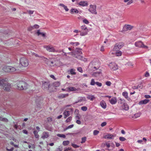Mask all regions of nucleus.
<instances>
[{
	"label": "nucleus",
	"mask_w": 151,
	"mask_h": 151,
	"mask_svg": "<svg viewBox=\"0 0 151 151\" xmlns=\"http://www.w3.org/2000/svg\"><path fill=\"white\" fill-rule=\"evenodd\" d=\"M42 89L44 91L49 90L50 92H52V90H51L50 84L49 82H42Z\"/></svg>",
	"instance_id": "nucleus-1"
},
{
	"label": "nucleus",
	"mask_w": 151,
	"mask_h": 151,
	"mask_svg": "<svg viewBox=\"0 0 151 151\" xmlns=\"http://www.w3.org/2000/svg\"><path fill=\"white\" fill-rule=\"evenodd\" d=\"M27 85L24 81H21L17 84V89L19 90H26L27 88Z\"/></svg>",
	"instance_id": "nucleus-2"
},
{
	"label": "nucleus",
	"mask_w": 151,
	"mask_h": 151,
	"mask_svg": "<svg viewBox=\"0 0 151 151\" xmlns=\"http://www.w3.org/2000/svg\"><path fill=\"white\" fill-rule=\"evenodd\" d=\"M20 63L22 66L26 67L29 64V61L26 58H22L20 59Z\"/></svg>",
	"instance_id": "nucleus-3"
},
{
	"label": "nucleus",
	"mask_w": 151,
	"mask_h": 151,
	"mask_svg": "<svg viewBox=\"0 0 151 151\" xmlns=\"http://www.w3.org/2000/svg\"><path fill=\"white\" fill-rule=\"evenodd\" d=\"M82 30L80 31V35L83 36L86 35L88 32V29L85 25H83L81 27Z\"/></svg>",
	"instance_id": "nucleus-4"
},
{
	"label": "nucleus",
	"mask_w": 151,
	"mask_h": 151,
	"mask_svg": "<svg viewBox=\"0 0 151 151\" xmlns=\"http://www.w3.org/2000/svg\"><path fill=\"white\" fill-rule=\"evenodd\" d=\"M124 46V44L122 42H119L116 43L114 45L113 49L114 51H117L120 49Z\"/></svg>",
	"instance_id": "nucleus-5"
},
{
	"label": "nucleus",
	"mask_w": 151,
	"mask_h": 151,
	"mask_svg": "<svg viewBox=\"0 0 151 151\" xmlns=\"http://www.w3.org/2000/svg\"><path fill=\"white\" fill-rule=\"evenodd\" d=\"M135 45L136 47H138L144 48L147 49L148 48V47L147 46L145 45L143 42L141 41H139L136 42L135 43Z\"/></svg>",
	"instance_id": "nucleus-6"
},
{
	"label": "nucleus",
	"mask_w": 151,
	"mask_h": 151,
	"mask_svg": "<svg viewBox=\"0 0 151 151\" xmlns=\"http://www.w3.org/2000/svg\"><path fill=\"white\" fill-rule=\"evenodd\" d=\"M96 5H91L90 6V8L88 10L92 14H97L96 11Z\"/></svg>",
	"instance_id": "nucleus-7"
},
{
	"label": "nucleus",
	"mask_w": 151,
	"mask_h": 151,
	"mask_svg": "<svg viewBox=\"0 0 151 151\" xmlns=\"http://www.w3.org/2000/svg\"><path fill=\"white\" fill-rule=\"evenodd\" d=\"M11 85L7 82L3 86V89L4 90L6 91H9L11 90Z\"/></svg>",
	"instance_id": "nucleus-8"
},
{
	"label": "nucleus",
	"mask_w": 151,
	"mask_h": 151,
	"mask_svg": "<svg viewBox=\"0 0 151 151\" xmlns=\"http://www.w3.org/2000/svg\"><path fill=\"white\" fill-rule=\"evenodd\" d=\"M133 28V26L129 24L125 25L123 28V31H126L131 30Z\"/></svg>",
	"instance_id": "nucleus-9"
},
{
	"label": "nucleus",
	"mask_w": 151,
	"mask_h": 151,
	"mask_svg": "<svg viewBox=\"0 0 151 151\" xmlns=\"http://www.w3.org/2000/svg\"><path fill=\"white\" fill-rule=\"evenodd\" d=\"M46 50L50 52H57L55 48L52 47H51L50 46H47L45 47Z\"/></svg>",
	"instance_id": "nucleus-10"
},
{
	"label": "nucleus",
	"mask_w": 151,
	"mask_h": 151,
	"mask_svg": "<svg viewBox=\"0 0 151 151\" xmlns=\"http://www.w3.org/2000/svg\"><path fill=\"white\" fill-rule=\"evenodd\" d=\"M109 66L113 70H115L118 68L117 65L114 63H110L109 65Z\"/></svg>",
	"instance_id": "nucleus-11"
},
{
	"label": "nucleus",
	"mask_w": 151,
	"mask_h": 151,
	"mask_svg": "<svg viewBox=\"0 0 151 151\" xmlns=\"http://www.w3.org/2000/svg\"><path fill=\"white\" fill-rule=\"evenodd\" d=\"M80 90V88H78L76 89L74 87H69L67 88V91L70 92L71 91H79Z\"/></svg>",
	"instance_id": "nucleus-12"
},
{
	"label": "nucleus",
	"mask_w": 151,
	"mask_h": 151,
	"mask_svg": "<svg viewBox=\"0 0 151 151\" xmlns=\"http://www.w3.org/2000/svg\"><path fill=\"white\" fill-rule=\"evenodd\" d=\"M78 4L79 5L82 6H87L88 5V3L87 1H82L80 2Z\"/></svg>",
	"instance_id": "nucleus-13"
},
{
	"label": "nucleus",
	"mask_w": 151,
	"mask_h": 151,
	"mask_svg": "<svg viewBox=\"0 0 151 151\" xmlns=\"http://www.w3.org/2000/svg\"><path fill=\"white\" fill-rule=\"evenodd\" d=\"M49 136V135L48 134V133L46 132H43L42 135L41 136V138L43 139H45V138H47Z\"/></svg>",
	"instance_id": "nucleus-14"
},
{
	"label": "nucleus",
	"mask_w": 151,
	"mask_h": 151,
	"mask_svg": "<svg viewBox=\"0 0 151 151\" xmlns=\"http://www.w3.org/2000/svg\"><path fill=\"white\" fill-rule=\"evenodd\" d=\"M7 81L6 79H0V86H4L7 83Z\"/></svg>",
	"instance_id": "nucleus-15"
},
{
	"label": "nucleus",
	"mask_w": 151,
	"mask_h": 151,
	"mask_svg": "<svg viewBox=\"0 0 151 151\" xmlns=\"http://www.w3.org/2000/svg\"><path fill=\"white\" fill-rule=\"evenodd\" d=\"M116 136V134H115L114 135L112 134H108L107 135L105 136L104 137V138L108 139H113V137Z\"/></svg>",
	"instance_id": "nucleus-16"
},
{
	"label": "nucleus",
	"mask_w": 151,
	"mask_h": 151,
	"mask_svg": "<svg viewBox=\"0 0 151 151\" xmlns=\"http://www.w3.org/2000/svg\"><path fill=\"white\" fill-rule=\"evenodd\" d=\"M101 106L104 109H105L106 108V102L104 100H102L100 103Z\"/></svg>",
	"instance_id": "nucleus-17"
},
{
	"label": "nucleus",
	"mask_w": 151,
	"mask_h": 151,
	"mask_svg": "<svg viewBox=\"0 0 151 151\" xmlns=\"http://www.w3.org/2000/svg\"><path fill=\"white\" fill-rule=\"evenodd\" d=\"M149 101L150 100L149 99H145L143 100H142L139 101V104H146L149 102Z\"/></svg>",
	"instance_id": "nucleus-18"
},
{
	"label": "nucleus",
	"mask_w": 151,
	"mask_h": 151,
	"mask_svg": "<svg viewBox=\"0 0 151 151\" xmlns=\"http://www.w3.org/2000/svg\"><path fill=\"white\" fill-rule=\"evenodd\" d=\"M64 116V118H66L67 117L70 115V112L69 111L65 110L63 113Z\"/></svg>",
	"instance_id": "nucleus-19"
},
{
	"label": "nucleus",
	"mask_w": 151,
	"mask_h": 151,
	"mask_svg": "<svg viewBox=\"0 0 151 151\" xmlns=\"http://www.w3.org/2000/svg\"><path fill=\"white\" fill-rule=\"evenodd\" d=\"M102 73L101 71H99L96 72H94L92 74V76L96 77H97L101 74Z\"/></svg>",
	"instance_id": "nucleus-20"
},
{
	"label": "nucleus",
	"mask_w": 151,
	"mask_h": 151,
	"mask_svg": "<svg viewBox=\"0 0 151 151\" xmlns=\"http://www.w3.org/2000/svg\"><path fill=\"white\" fill-rule=\"evenodd\" d=\"M10 66H5L3 68L4 70L6 72H10Z\"/></svg>",
	"instance_id": "nucleus-21"
},
{
	"label": "nucleus",
	"mask_w": 151,
	"mask_h": 151,
	"mask_svg": "<svg viewBox=\"0 0 151 151\" xmlns=\"http://www.w3.org/2000/svg\"><path fill=\"white\" fill-rule=\"evenodd\" d=\"M110 103L112 104H114L116 103L117 101L115 98L111 99L109 100Z\"/></svg>",
	"instance_id": "nucleus-22"
},
{
	"label": "nucleus",
	"mask_w": 151,
	"mask_h": 151,
	"mask_svg": "<svg viewBox=\"0 0 151 151\" xmlns=\"http://www.w3.org/2000/svg\"><path fill=\"white\" fill-rule=\"evenodd\" d=\"M40 58H41L42 60L44 61L47 64H48L49 61L48 60V59L47 58L44 57V56H40Z\"/></svg>",
	"instance_id": "nucleus-23"
},
{
	"label": "nucleus",
	"mask_w": 151,
	"mask_h": 151,
	"mask_svg": "<svg viewBox=\"0 0 151 151\" xmlns=\"http://www.w3.org/2000/svg\"><path fill=\"white\" fill-rule=\"evenodd\" d=\"M87 98L91 101H93L95 99V97L93 95H88L87 96Z\"/></svg>",
	"instance_id": "nucleus-24"
},
{
	"label": "nucleus",
	"mask_w": 151,
	"mask_h": 151,
	"mask_svg": "<svg viewBox=\"0 0 151 151\" xmlns=\"http://www.w3.org/2000/svg\"><path fill=\"white\" fill-rule=\"evenodd\" d=\"M78 11L76 9H72L70 10V12L72 14H73L74 13H78Z\"/></svg>",
	"instance_id": "nucleus-25"
},
{
	"label": "nucleus",
	"mask_w": 151,
	"mask_h": 151,
	"mask_svg": "<svg viewBox=\"0 0 151 151\" xmlns=\"http://www.w3.org/2000/svg\"><path fill=\"white\" fill-rule=\"evenodd\" d=\"M81 49H78V48H76V54H79L81 55L82 54V52L81 51Z\"/></svg>",
	"instance_id": "nucleus-26"
},
{
	"label": "nucleus",
	"mask_w": 151,
	"mask_h": 151,
	"mask_svg": "<svg viewBox=\"0 0 151 151\" xmlns=\"http://www.w3.org/2000/svg\"><path fill=\"white\" fill-rule=\"evenodd\" d=\"M60 83L59 82H55L53 83V86L54 87H57L60 85Z\"/></svg>",
	"instance_id": "nucleus-27"
},
{
	"label": "nucleus",
	"mask_w": 151,
	"mask_h": 151,
	"mask_svg": "<svg viewBox=\"0 0 151 151\" xmlns=\"http://www.w3.org/2000/svg\"><path fill=\"white\" fill-rule=\"evenodd\" d=\"M68 96V94H61L58 96V98H63L66 97Z\"/></svg>",
	"instance_id": "nucleus-28"
},
{
	"label": "nucleus",
	"mask_w": 151,
	"mask_h": 151,
	"mask_svg": "<svg viewBox=\"0 0 151 151\" xmlns=\"http://www.w3.org/2000/svg\"><path fill=\"white\" fill-rule=\"evenodd\" d=\"M38 132L36 130H34L33 132V133L35 135V137L37 138H38L39 136L38 134Z\"/></svg>",
	"instance_id": "nucleus-29"
},
{
	"label": "nucleus",
	"mask_w": 151,
	"mask_h": 151,
	"mask_svg": "<svg viewBox=\"0 0 151 151\" xmlns=\"http://www.w3.org/2000/svg\"><path fill=\"white\" fill-rule=\"evenodd\" d=\"M38 35L39 36L40 35H41L43 37H45V34L43 32H40V30H38L37 32Z\"/></svg>",
	"instance_id": "nucleus-30"
},
{
	"label": "nucleus",
	"mask_w": 151,
	"mask_h": 151,
	"mask_svg": "<svg viewBox=\"0 0 151 151\" xmlns=\"http://www.w3.org/2000/svg\"><path fill=\"white\" fill-rule=\"evenodd\" d=\"M17 69L13 67H11L10 72L14 73L15 72Z\"/></svg>",
	"instance_id": "nucleus-31"
},
{
	"label": "nucleus",
	"mask_w": 151,
	"mask_h": 151,
	"mask_svg": "<svg viewBox=\"0 0 151 151\" xmlns=\"http://www.w3.org/2000/svg\"><path fill=\"white\" fill-rule=\"evenodd\" d=\"M116 52L115 55L116 56H120L122 55V52L120 51H116Z\"/></svg>",
	"instance_id": "nucleus-32"
},
{
	"label": "nucleus",
	"mask_w": 151,
	"mask_h": 151,
	"mask_svg": "<svg viewBox=\"0 0 151 151\" xmlns=\"http://www.w3.org/2000/svg\"><path fill=\"white\" fill-rule=\"evenodd\" d=\"M74 56L76 58H78V59L81 60L82 58V57L79 54V55H77V54H75L74 55Z\"/></svg>",
	"instance_id": "nucleus-33"
},
{
	"label": "nucleus",
	"mask_w": 151,
	"mask_h": 151,
	"mask_svg": "<svg viewBox=\"0 0 151 151\" xmlns=\"http://www.w3.org/2000/svg\"><path fill=\"white\" fill-rule=\"evenodd\" d=\"M70 73L72 75H76V72H75V70L73 69H71L70 70Z\"/></svg>",
	"instance_id": "nucleus-34"
},
{
	"label": "nucleus",
	"mask_w": 151,
	"mask_h": 151,
	"mask_svg": "<svg viewBox=\"0 0 151 151\" xmlns=\"http://www.w3.org/2000/svg\"><path fill=\"white\" fill-rule=\"evenodd\" d=\"M69 144V141H65L63 142V144L64 146L68 145Z\"/></svg>",
	"instance_id": "nucleus-35"
},
{
	"label": "nucleus",
	"mask_w": 151,
	"mask_h": 151,
	"mask_svg": "<svg viewBox=\"0 0 151 151\" xmlns=\"http://www.w3.org/2000/svg\"><path fill=\"white\" fill-rule=\"evenodd\" d=\"M72 119V117L70 116L68 117L67 119L66 120L65 122L66 123L70 122Z\"/></svg>",
	"instance_id": "nucleus-36"
},
{
	"label": "nucleus",
	"mask_w": 151,
	"mask_h": 151,
	"mask_svg": "<svg viewBox=\"0 0 151 151\" xmlns=\"http://www.w3.org/2000/svg\"><path fill=\"white\" fill-rule=\"evenodd\" d=\"M122 95L126 99L128 97V93L126 92H123L122 93Z\"/></svg>",
	"instance_id": "nucleus-37"
},
{
	"label": "nucleus",
	"mask_w": 151,
	"mask_h": 151,
	"mask_svg": "<svg viewBox=\"0 0 151 151\" xmlns=\"http://www.w3.org/2000/svg\"><path fill=\"white\" fill-rule=\"evenodd\" d=\"M123 105H124V108L123 109L124 110H127L128 109L129 107L128 106V105H127V104L124 103Z\"/></svg>",
	"instance_id": "nucleus-38"
},
{
	"label": "nucleus",
	"mask_w": 151,
	"mask_h": 151,
	"mask_svg": "<svg viewBox=\"0 0 151 151\" xmlns=\"http://www.w3.org/2000/svg\"><path fill=\"white\" fill-rule=\"evenodd\" d=\"M57 135L59 137H62L63 138H65L66 137L63 134H57Z\"/></svg>",
	"instance_id": "nucleus-39"
},
{
	"label": "nucleus",
	"mask_w": 151,
	"mask_h": 151,
	"mask_svg": "<svg viewBox=\"0 0 151 151\" xmlns=\"http://www.w3.org/2000/svg\"><path fill=\"white\" fill-rule=\"evenodd\" d=\"M86 137H84L82 138V141L81 142V143H83L85 142L86 140Z\"/></svg>",
	"instance_id": "nucleus-40"
},
{
	"label": "nucleus",
	"mask_w": 151,
	"mask_h": 151,
	"mask_svg": "<svg viewBox=\"0 0 151 151\" xmlns=\"http://www.w3.org/2000/svg\"><path fill=\"white\" fill-rule=\"evenodd\" d=\"M140 116V114L139 113H137L134 114L135 118L136 119L139 117Z\"/></svg>",
	"instance_id": "nucleus-41"
},
{
	"label": "nucleus",
	"mask_w": 151,
	"mask_h": 151,
	"mask_svg": "<svg viewBox=\"0 0 151 151\" xmlns=\"http://www.w3.org/2000/svg\"><path fill=\"white\" fill-rule=\"evenodd\" d=\"M81 109L83 111H86L87 109V107L85 106H83L81 107Z\"/></svg>",
	"instance_id": "nucleus-42"
},
{
	"label": "nucleus",
	"mask_w": 151,
	"mask_h": 151,
	"mask_svg": "<svg viewBox=\"0 0 151 151\" xmlns=\"http://www.w3.org/2000/svg\"><path fill=\"white\" fill-rule=\"evenodd\" d=\"M96 84V82H95L94 80V79H92L91 80V81L90 83L91 85L93 86Z\"/></svg>",
	"instance_id": "nucleus-43"
},
{
	"label": "nucleus",
	"mask_w": 151,
	"mask_h": 151,
	"mask_svg": "<svg viewBox=\"0 0 151 151\" xmlns=\"http://www.w3.org/2000/svg\"><path fill=\"white\" fill-rule=\"evenodd\" d=\"M83 22L86 24H88L89 22L86 19H85L83 20Z\"/></svg>",
	"instance_id": "nucleus-44"
},
{
	"label": "nucleus",
	"mask_w": 151,
	"mask_h": 151,
	"mask_svg": "<svg viewBox=\"0 0 151 151\" xmlns=\"http://www.w3.org/2000/svg\"><path fill=\"white\" fill-rule=\"evenodd\" d=\"M119 139L120 141H124L126 140V139L124 137H119Z\"/></svg>",
	"instance_id": "nucleus-45"
},
{
	"label": "nucleus",
	"mask_w": 151,
	"mask_h": 151,
	"mask_svg": "<svg viewBox=\"0 0 151 151\" xmlns=\"http://www.w3.org/2000/svg\"><path fill=\"white\" fill-rule=\"evenodd\" d=\"M99 132V131L97 130H95L93 132V134L94 135H96Z\"/></svg>",
	"instance_id": "nucleus-46"
},
{
	"label": "nucleus",
	"mask_w": 151,
	"mask_h": 151,
	"mask_svg": "<svg viewBox=\"0 0 151 151\" xmlns=\"http://www.w3.org/2000/svg\"><path fill=\"white\" fill-rule=\"evenodd\" d=\"M78 71L79 72L82 73L83 72L82 68L81 67H78L77 68Z\"/></svg>",
	"instance_id": "nucleus-47"
},
{
	"label": "nucleus",
	"mask_w": 151,
	"mask_h": 151,
	"mask_svg": "<svg viewBox=\"0 0 151 151\" xmlns=\"http://www.w3.org/2000/svg\"><path fill=\"white\" fill-rule=\"evenodd\" d=\"M34 29V27L33 26H30L27 29L28 30L30 31Z\"/></svg>",
	"instance_id": "nucleus-48"
},
{
	"label": "nucleus",
	"mask_w": 151,
	"mask_h": 151,
	"mask_svg": "<svg viewBox=\"0 0 151 151\" xmlns=\"http://www.w3.org/2000/svg\"><path fill=\"white\" fill-rule=\"evenodd\" d=\"M2 121L8 122V120L6 118H3L2 119Z\"/></svg>",
	"instance_id": "nucleus-49"
},
{
	"label": "nucleus",
	"mask_w": 151,
	"mask_h": 151,
	"mask_svg": "<svg viewBox=\"0 0 151 151\" xmlns=\"http://www.w3.org/2000/svg\"><path fill=\"white\" fill-rule=\"evenodd\" d=\"M106 84L107 86H110V85L111 84V83L110 81H106Z\"/></svg>",
	"instance_id": "nucleus-50"
},
{
	"label": "nucleus",
	"mask_w": 151,
	"mask_h": 151,
	"mask_svg": "<svg viewBox=\"0 0 151 151\" xmlns=\"http://www.w3.org/2000/svg\"><path fill=\"white\" fill-rule=\"evenodd\" d=\"M96 84L98 86L100 87L102 86V84L101 83H99L98 82H96Z\"/></svg>",
	"instance_id": "nucleus-51"
},
{
	"label": "nucleus",
	"mask_w": 151,
	"mask_h": 151,
	"mask_svg": "<svg viewBox=\"0 0 151 151\" xmlns=\"http://www.w3.org/2000/svg\"><path fill=\"white\" fill-rule=\"evenodd\" d=\"M106 122H104L102 123L101 124V126L102 127H104L106 126Z\"/></svg>",
	"instance_id": "nucleus-52"
},
{
	"label": "nucleus",
	"mask_w": 151,
	"mask_h": 151,
	"mask_svg": "<svg viewBox=\"0 0 151 151\" xmlns=\"http://www.w3.org/2000/svg\"><path fill=\"white\" fill-rule=\"evenodd\" d=\"M34 27V29H38L39 28V26L37 24H35L33 26Z\"/></svg>",
	"instance_id": "nucleus-53"
},
{
	"label": "nucleus",
	"mask_w": 151,
	"mask_h": 151,
	"mask_svg": "<svg viewBox=\"0 0 151 151\" xmlns=\"http://www.w3.org/2000/svg\"><path fill=\"white\" fill-rule=\"evenodd\" d=\"M72 146L73 147L75 148H77L79 147V146L77 145L73 144H72Z\"/></svg>",
	"instance_id": "nucleus-54"
},
{
	"label": "nucleus",
	"mask_w": 151,
	"mask_h": 151,
	"mask_svg": "<svg viewBox=\"0 0 151 151\" xmlns=\"http://www.w3.org/2000/svg\"><path fill=\"white\" fill-rule=\"evenodd\" d=\"M32 55H34L36 57H38L39 58H40V56H39L37 54H36L35 53H33L32 54Z\"/></svg>",
	"instance_id": "nucleus-55"
},
{
	"label": "nucleus",
	"mask_w": 151,
	"mask_h": 151,
	"mask_svg": "<svg viewBox=\"0 0 151 151\" xmlns=\"http://www.w3.org/2000/svg\"><path fill=\"white\" fill-rule=\"evenodd\" d=\"M27 12L28 13L31 15L33 14L34 12V11H31V10H29L27 11Z\"/></svg>",
	"instance_id": "nucleus-56"
},
{
	"label": "nucleus",
	"mask_w": 151,
	"mask_h": 151,
	"mask_svg": "<svg viewBox=\"0 0 151 151\" xmlns=\"http://www.w3.org/2000/svg\"><path fill=\"white\" fill-rule=\"evenodd\" d=\"M6 150H7L8 151H13L14 150V148L12 147L10 149H9L7 148H6Z\"/></svg>",
	"instance_id": "nucleus-57"
},
{
	"label": "nucleus",
	"mask_w": 151,
	"mask_h": 151,
	"mask_svg": "<svg viewBox=\"0 0 151 151\" xmlns=\"http://www.w3.org/2000/svg\"><path fill=\"white\" fill-rule=\"evenodd\" d=\"M71 148L70 147H68L64 150V151H70Z\"/></svg>",
	"instance_id": "nucleus-58"
},
{
	"label": "nucleus",
	"mask_w": 151,
	"mask_h": 151,
	"mask_svg": "<svg viewBox=\"0 0 151 151\" xmlns=\"http://www.w3.org/2000/svg\"><path fill=\"white\" fill-rule=\"evenodd\" d=\"M145 97L146 99H148L151 98L150 96L149 95H145Z\"/></svg>",
	"instance_id": "nucleus-59"
},
{
	"label": "nucleus",
	"mask_w": 151,
	"mask_h": 151,
	"mask_svg": "<svg viewBox=\"0 0 151 151\" xmlns=\"http://www.w3.org/2000/svg\"><path fill=\"white\" fill-rule=\"evenodd\" d=\"M149 73H148V72H146L145 74V76L146 77H148L149 76Z\"/></svg>",
	"instance_id": "nucleus-60"
},
{
	"label": "nucleus",
	"mask_w": 151,
	"mask_h": 151,
	"mask_svg": "<svg viewBox=\"0 0 151 151\" xmlns=\"http://www.w3.org/2000/svg\"><path fill=\"white\" fill-rule=\"evenodd\" d=\"M22 132L23 133L27 134H28V132L27 130L25 129H24L22 130Z\"/></svg>",
	"instance_id": "nucleus-61"
},
{
	"label": "nucleus",
	"mask_w": 151,
	"mask_h": 151,
	"mask_svg": "<svg viewBox=\"0 0 151 151\" xmlns=\"http://www.w3.org/2000/svg\"><path fill=\"white\" fill-rule=\"evenodd\" d=\"M65 9V10L66 11H68L69 10L67 8V6H65L64 7H63Z\"/></svg>",
	"instance_id": "nucleus-62"
},
{
	"label": "nucleus",
	"mask_w": 151,
	"mask_h": 151,
	"mask_svg": "<svg viewBox=\"0 0 151 151\" xmlns=\"http://www.w3.org/2000/svg\"><path fill=\"white\" fill-rule=\"evenodd\" d=\"M133 2V1L132 0H130V1H129V2H128L127 3V5H130V4L132 3Z\"/></svg>",
	"instance_id": "nucleus-63"
},
{
	"label": "nucleus",
	"mask_w": 151,
	"mask_h": 151,
	"mask_svg": "<svg viewBox=\"0 0 151 151\" xmlns=\"http://www.w3.org/2000/svg\"><path fill=\"white\" fill-rule=\"evenodd\" d=\"M50 76L54 80H56V78L53 75H51Z\"/></svg>",
	"instance_id": "nucleus-64"
}]
</instances>
